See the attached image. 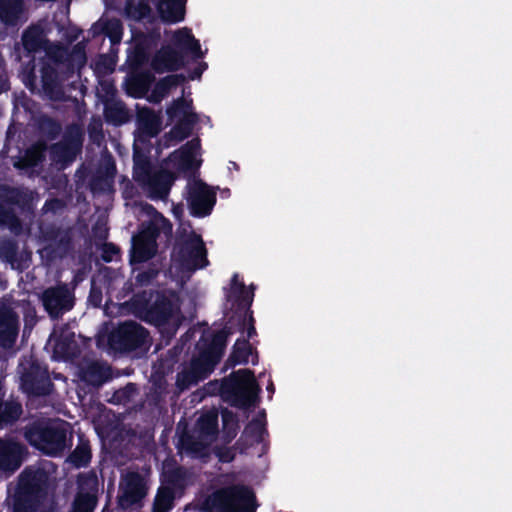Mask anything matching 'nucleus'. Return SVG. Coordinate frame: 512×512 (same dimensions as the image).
<instances>
[{
    "mask_svg": "<svg viewBox=\"0 0 512 512\" xmlns=\"http://www.w3.org/2000/svg\"><path fill=\"white\" fill-rule=\"evenodd\" d=\"M43 158V148L40 146L33 147L26 151L23 159L15 162V167L26 168L36 166Z\"/></svg>",
    "mask_w": 512,
    "mask_h": 512,
    "instance_id": "obj_37",
    "label": "nucleus"
},
{
    "mask_svg": "<svg viewBox=\"0 0 512 512\" xmlns=\"http://www.w3.org/2000/svg\"><path fill=\"white\" fill-rule=\"evenodd\" d=\"M41 301L53 319L72 309L74 304L73 295L67 285L47 288L41 295Z\"/></svg>",
    "mask_w": 512,
    "mask_h": 512,
    "instance_id": "obj_15",
    "label": "nucleus"
},
{
    "mask_svg": "<svg viewBox=\"0 0 512 512\" xmlns=\"http://www.w3.org/2000/svg\"><path fill=\"white\" fill-rule=\"evenodd\" d=\"M250 356H252V348L248 341L238 340L234 345L233 352L231 353L227 363L230 366L245 364L249 362Z\"/></svg>",
    "mask_w": 512,
    "mask_h": 512,
    "instance_id": "obj_30",
    "label": "nucleus"
},
{
    "mask_svg": "<svg viewBox=\"0 0 512 512\" xmlns=\"http://www.w3.org/2000/svg\"><path fill=\"white\" fill-rule=\"evenodd\" d=\"M0 225L8 226L13 232H18L21 225L18 218L9 209L0 205Z\"/></svg>",
    "mask_w": 512,
    "mask_h": 512,
    "instance_id": "obj_41",
    "label": "nucleus"
},
{
    "mask_svg": "<svg viewBox=\"0 0 512 512\" xmlns=\"http://www.w3.org/2000/svg\"><path fill=\"white\" fill-rule=\"evenodd\" d=\"M157 270H149L143 273H139L136 277L137 282L141 285L147 284L151 279L157 275Z\"/></svg>",
    "mask_w": 512,
    "mask_h": 512,
    "instance_id": "obj_46",
    "label": "nucleus"
},
{
    "mask_svg": "<svg viewBox=\"0 0 512 512\" xmlns=\"http://www.w3.org/2000/svg\"><path fill=\"white\" fill-rule=\"evenodd\" d=\"M184 64L183 56L170 46L162 47L151 61V67L157 73L176 71Z\"/></svg>",
    "mask_w": 512,
    "mask_h": 512,
    "instance_id": "obj_20",
    "label": "nucleus"
},
{
    "mask_svg": "<svg viewBox=\"0 0 512 512\" xmlns=\"http://www.w3.org/2000/svg\"><path fill=\"white\" fill-rule=\"evenodd\" d=\"M173 40L176 45L186 49L195 57H202L199 41L194 38L190 29L182 28L177 30L173 35Z\"/></svg>",
    "mask_w": 512,
    "mask_h": 512,
    "instance_id": "obj_28",
    "label": "nucleus"
},
{
    "mask_svg": "<svg viewBox=\"0 0 512 512\" xmlns=\"http://www.w3.org/2000/svg\"><path fill=\"white\" fill-rule=\"evenodd\" d=\"M146 494V482L139 473L128 472L122 476L118 495V503L122 509L140 503Z\"/></svg>",
    "mask_w": 512,
    "mask_h": 512,
    "instance_id": "obj_13",
    "label": "nucleus"
},
{
    "mask_svg": "<svg viewBox=\"0 0 512 512\" xmlns=\"http://www.w3.org/2000/svg\"><path fill=\"white\" fill-rule=\"evenodd\" d=\"M73 333L69 332L67 325L55 327L50 335L49 341L56 350H64L70 342Z\"/></svg>",
    "mask_w": 512,
    "mask_h": 512,
    "instance_id": "obj_34",
    "label": "nucleus"
},
{
    "mask_svg": "<svg viewBox=\"0 0 512 512\" xmlns=\"http://www.w3.org/2000/svg\"><path fill=\"white\" fill-rule=\"evenodd\" d=\"M200 142L193 139L181 149L173 152L160 169H153L149 162L136 161L133 177L152 199H166L174 181V175L169 169L177 172L197 169L201 160L198 159Z\"/></svg>",
    "mask_w": 512,
    "mask_h": 512,
    "instance_id": "obj_1",
    "label": "nucleus"
},
{
    "mask_svg": "<svg viewBox=\"0 0 512 512\" xmlns=\"http://www.w3.org/2000/svg\"><path fill=\"white\" fill-rule=\"evenodd\" d=\"M122 24L120 20L101 18L94 26V33L102 32L107 35L113 44L119 43L122 38Z\"/></svg>",
    "mask_w": 512,
    "mask_h": 512,
    "instance_id": "obj_27",
    "label": "nucleus"
},
{
    "mask_svg": "<svg viewBox=\"0 0 512 512\" xmlns=\"http://www.w3.org/2000/svg\"><path fill=\"white\" fill-rule=\"evenodd\" d=\"M167 115L171 120L197 122V115L192 110V100L179 98L167 108Z\"/></svg>",
    "mask_w": 512,
    "mask_h": 512,
    "instance_id": "obj_23",
    "label": "nucleus"
},
{
    "mask_svg": "<svg viewBox=\"0 0 512 512\" xmlns=\"http://www.w3.org/2000/svg\"><path fill=\"white\" fill-rule=\"evenodd\" d=\"M56 78V73L52 68L44 67L42 69V84L44 91L51 99L59 100L63 96V91Z\"/></svg>",
    "mask_w": 512,
    "mask_h": 512,
    "instance_id": "obj_29",
    "label": "nucleus"
},
{
    "mask_svg": "<svg viewBox=\"0 0 512 512\" xmlns=\"http://www.w3.org/2000/svg\"><path fill=\"white\" fill-rule=\"evenodd\" d=\"M69 245H70V238L68 237L67 234H64L60 237L59 245H58L57 249L54 250V252L58 256H63L68 251Z\"/></svg>",
    "mask_w": 512,
    "mask_h": 512,
    "instance_id": "obj_45",
    "label": "nucleus"
},
{
    "mask_svg": "<svg viewBox=\"0 0 512 512\" xmlns=\"http://www.w3.org/2000/svg\"><path fill=\"white\" fill-rule=\"evenodd\" d=\"M80 377L88 384L100 386L111 378V370L104 362H89L80 369Z\"/></svg>",
    "mask_w": 512,
    "mask_h": 512,
    "instance_id": "obj_21",
    "label": "nucleus"
},
{
    "mask_svg": "<svg viewBox=\"0 0 512 512\" xmlns=\"http://www.w3.org/2000/svg\"><path fill=\"white\" fill-rule=\"evenodd\" d=\"M227 296L230 300L238 302L239 307L246 309L251 305L254 293L247 289L245 285L239 281L238 275L235 274L232 278L231 288Z\"/></svg>",
    "mask_w": 512,
    "mask_h": 512,
    "instance_id": "obj_26",
    "label": "nucleus"
},
{
    "mask_svg": "<svg viewBox=\"0 0 512 512\" xmlns=\"http://www.w3.org/2000/svg\"><path fill=\"white\" fill-rule=\"evenodd\" d=\"M259 386L253 373L240 369L232 374V381L224 388L227 400L234 406L244 408L254 404Z\"/></svg>",
    "mask_w": 512,
    "mask_h": 512,
    "instance_id": "obj_9",
    "label": "nucleus"
},
{
    "mask_svg": "<svg viewBox=\"0 0 512 512\" xmlns=\"http://www.w3.org/2000/svg\"><path fill=\"white\" fill-rule=\"evenodd\" d=\"M186 0H158L157 11L164 22L177 23L184 20Z\"/></svg>",
    "mask_w": 512,
    "mask_h": 512,
    "instance_id": "obj_22",
    "label": "nucleus"
},
{
    "mask_svg": "<svg viewBox=\"0 0 512 512\" xmlns=\"http://www.w3.org/2000/svg\"><path fill=\"white\" fill-rule=\"evenodd\" d=\"M206 249L200 236L189 235L185 240L180 241L174 248L171 256L170 273L181 277L185 273H192L197 269L207 266Z\"/></svg>",
    "mask_w": 512,
    "mask_h": 512,
    "instance_id": "obj_3",
    "label": "nucleus"
},
{
    "mask_svg": "<svg viewBox=\"0 0 512 512\" xmlns=\"http://www.w3.org/2000/svg\"><path fill=\"white\" fill-rule=\"evenodd\" d=\"M267 389H268L270 392H273V391H274L273 383H270V384L268 385Z\"/></svg>",
    "mask_w": 512,
    "mask_h": 512,
    "instance_id": "obj_50",
    "label": "nucleus"
},
{
    "mask_svg": "<svg viewBox=\"0 0 512 512\" xmlns=\"http://www.w3.org/2000/svg\"><path fill=\"white\" fill-rule=\"evenodd\" d=\"M256 333L255 328L253 326L248 329V337H252Z\"/></svg>",
    "mask_w": 512,
    "mask_h": 512,
    "instance_id": "obj_48",
    "label": "nucleus"
},
{
    "mask_svg": "<svg viewBox=\"0 0 512 512\" xmlns=\"http://www.w3.org/2000/svg\"><path fill=\"white\" fill-rule=\"evenodd\" d=\"M184 81L185 76L181 74H173L164 77L154 86V89L151 93V98L155 102H160L162 99L168 96L173 88L182 84Z\"/></svg>",
    "mask_w": 512,
    "mask_h": 512,
    "instance_id": "obj_25",
    "label": "nucleus"
},
{
    "mask_svg": "<svg viewBox=\"0 0 512 512\" xmlns=\"http://www.w3.org/2000/svg\"><path fill=\"white\" fill-rule=\"evenodd\" d=\"M168 483L172 490L182 489L192 483V474L183 467H178L169 472Z\"/></svg>",
    "mask_w": 512,
    "mask_h": 512,
    "instance_id": "obj_33",
    "label": "nucleus"
},
{
    "mask_svg": "<svg viewBox=\"0 0 512 512\" xmlns=\"http://www.w3.org/2000/svg\"><path fill=\"white\" fill-rule=\"evenodd\" d=\"M22 43L28 52H36L43 45L42 30L37 27L28 28L22 36Z\"/></svg>",
    "mask_w": 512,
    "mask_h": 512,
    "instance_id": "obj_32",
    "label": "nucleus"
},
{
    "mask_svg": "<svg viewBox=\"0 0 512 512\" xmlns=\"http://www.w3.org/2000/svg\"><path fill=\"white\" fill-rule=\"evenodd\" d=\"M141 129L149 136L153 137L159 132V121L152 113L141 115Z\"/></svg>",
    "mask_w": 512,
    "mask_h": 512,
    "instance_id": "obj_40",
    "label": "nucleus"
},
{
    "mask_svg": "<svg viewBox=\"0 0 512 512\" xmlns=\"http://www.w3.org/2000/svg\"><path fill=\"white\" fill-rule=\"evenodd\" d=\"M229 417H230L229 413H227V412L223 413V422L225 425L227 424Z\"/></svg>",
    "mask_w": 512,
    "mask_h": 512,
    "instance_id": "obj_49",
    "label": "nucleus"
},
{
    "mask_svg": "<svg viewBox=\"0 0 512 512\" xmlns=\"http://www.w3.org/2000/svg\"><path fill=\"white\" fill-rule=\"evenodd\" d=\"M147 322L157 326L161 333L172 336L181 324L179 307L167 297L157 294L145 315Z\"/></svg>",
    "mask_w": 512,
    "mask_h": 512,
    "instance_id": "obj_8",
    "label": "nucleus"
},
{
    "mask_svg": "<svg viewBox=\"0 0 512 512\" xmlns=\"http://www.w3.org/2000/svg\"><path fill=\"white\" fill-rule=\"evenodd\" d=\"M79 492L75 498L72 512H93L96 506L97 476L94 473L80 474Z\"/></svg>",
    "mask_w": 512,
    "mask_h": 512,
    "instance_id": "obj_16",
    "label": "nucleus"
},
{
    "mask_svg": "<svg viewBox=\"0 0 512 512\" xmlns=\"http://www.w3.org/2000/svg\"><path fill=\"white\" fill-rule=\"evenodd\" d=\"M216 201V194L201 180L193 179L187 185V202L195 216L210 214Z\"/></svg>",
    "mask_w": 512,
    "mask_h": 512,
    "instance_id": "obj_12",
    "label": "nucleus"
},
{
    "mask_svg": "<svg viewBox=\"0 0 512 512\" xmlns=\"http://www.w3.org/2000/svg\"><path fill=\"white\" fill-rule=\"evenodd\" d=\"M105 117L115 125H120L127 120V113L120 104H110L105 108Z\"/></svg>",
    "mask_w": 512,
    "mask_h": 512,
    "instance_id": "obj_38",
    "label": "nucleus"
},
{
    "mask_svg": "<svg viewBox=\"0 0 512 512\" xmlns=\"http://www.w3.org/2000/svg\"><path fill=\"white\" fill-rule=\"evenodd\" d=\"M82 143L83 133L80 127H68L63 140L51 147L53 160L63 165L72 162L81 150Z\"/></svg>",
    "mask_w": 512,
    "mask_h": 512,
    "instance_id": "obj_14",
    "label": "nucleus"
},
{
    "mask_svg": "<svg viewBox=\"0 0 512 512\" xmlns=\"http://www.w3.org/2000/svg\"><path fill=\"white\" fill-rule=\"evenodd\" d=\"M24 447L14 441L0 439V471L14 472L22 462Z\"/></svg>",
    "mask_w": 512,
    "mask_h": 512,
    "instance_id": "obj_18",
    "label": "nucleus"
},
{
    "mask_svg": "<svg viewBox=\"0 0 512 512\" xmlns=\"http://www.w3.org/2000/svg\"><path fill=\"white\" fill-rule=\"evenodd\" d=\"M253 492L243 486L216 490L205 501L206 512H255Z\"/></svg>",
    "mask_w": 512,
    "mask_h": 512,
    "instance_id": "obj_5",
    "label": "nucleus"
},
{
    "mask_svg": "<svg viewBox=\"0 0 512 512\" xmlns=\"http://www.w3.org/2000/svg\"><path fill=\"white\" fill-rule=\"evenodd\" d=\"M46 475L39 469H25L20 477V487L29 495L19 497L14 504L13 512H38L46 499L42 483Z\"/></svg>",
    "mask_w": 512,
    "mask_h": 512,
    "instance_id": "obj_7",
    "label": "nucleus"
},
{
    "mask_svg": "<svg viewBox=\"0 0 512 512\" xmlns=\"http://www.w3.org/2000/svg\"><path fill=\"white\" fill-rule=\"evenodd\" d=\"M22 413V407L17 402H7L2 404L0 402V426L3 423H8L17 420Z\"/></svg>",
    "mask_w": 512,
    "mask_h": 512,
    "instance_id": "obj_35",
    "label": "nucleus"
},
{
    "mask_svg": "<svg viewBox=\"0 0 512 512\" xmlns=\"http://www.w3.org/2000/svg\"><path fill=\"white\" fill-rule=\"evenodd\" d=\"M91 459V450L88 444H79L74 451L70 454L68 461L75 467L86 466Z\"/></svg>",
    "mask_w": 512,
    "mask_h": 512,
    "instance_id": "obj_36",
    "label": "nucleus"
},
{
    "mask_svg": "<svg viewBox=\"0 0 512 512\" xmlns=\"http://www.w3.org/2000/svg\"><path fill=\"white\" fill-rule=\"evenodd\" d=\"M118 254H119V249L115 245L105 244L103 246L102 258L105 261L110 262V261L114 260Z\"/></svg>",
    "mask_w": 512,
    "mask_h": 512,
    "instance_id": "obj_43",
    "label": "nucleus"
},
{
    "mask_svg": "<svg viewBox=\"0 0 512 512\" xmlns=\"http://www.w3.org/2000/svg\"><path fill=\"white\" fill-rule=\"evenodd\" d=\"M140 216H147V224L143 223L142 230L132 238V262H145L151 259L157 251L156 239L160 233L169 235L172 225L163 215L148 203H139L136 206Z\"/></svg>",
    "mask_w": 512,
    "mask_h": 512,
    "instance_id": "obj_2",
    "label": "nucleus"
},
{
    "mask_svg": "<svg viewBox=\"0 0 512 512\" xmlns=\"http://www.w3.org/2000/svg\"><path fill=\"white\" fill-rule=\"evenodd\" d=\"M224 339H225V334H224V332H220V333H218L217 335H215V337H214V343H215L216 345H218V344L223 345V343H224Z\"/></svg>",
    "mask_w": 512,
    "mask_h": 512,
    "instance_id": "obj_47",
    "label": "nucleus"
},
{
    "mask_svg": "<svg viewBox=\"0 0 512 512\" xmlns=\"http://www.w3.org/2000/svg\"><path fill=\"white\" fill-rule=\"evenodd\" d=\"M50 387L51 382L45 372L40 373L37 378H33L29 373L22 376V388L28 394L46 395Z\"/></svg>",
    "mask_w": 512,
    "mask_h": 512,
    "instance_id": "obj_24",
    "label": "nucleus"
},
{
    "mask_svg": "<svg viewBox=\"0 0 512 512\" xmlns=\"http://www.w3.org/2000/svg\"><path fill=\"white\" fill-rule=\"evenodd\" d=\"M221 354V349L201 353L197 358L192 360L188 369L178 373L176 381L177 386L181 390H184L206 378L219 362Z\"/></svg>",
    "mask_w": 512,
    "mask_h": 512,
    "instance_id": "obj_10",
    "label": "nucleus"
},
{
    "mask_svg": "<svg viewBox=\"0 0 512 512\" xmlns=\"http://www.w3.org/2000/svg\"><path fill=\"white\" fill-rule=\"evenodd\" d=\"M174 491L170 486L158 489L152 512H168L173 506Z\"/></svg>",
    "mask_w": 512,
    "mask_h": 512,
    "instance_id": "obj_31",
    "label": "nucleus"
},
{
    "mask_svg": "<svg viewBox=\"0 0 512 512\" xmlns=\"http://www.w3.org/2000/svg\"><path fill=\"white\" fill-rule=\"evenodd\" d=\"M19 332V320L15 312L6 305L0 306V345L10 348Z\"/></svg>",
    "mask_w": 512,
    "mask_h": 512,
    "instance_id": "obj_17",
    "label": "nucleus"
},
{
    "mask_svg": "<svg viewBox=\"0 0 512 512\" xmlns=\"http://www.w3.org/2000/svg\"><path fill=\"white\" fill-rule=\"evenodd\" d=\"M217 432L218 414L208 411L198 418L192 435L181 437V449L193 457L204 456L207 448L216 439Z\"/></svg>",
    "mask_w": 512,
    "mask_h": 512,
    "instance_id": "obj_6",
    "label": "nucleus"
},
{
    "mask_svg": "<svg viewBox=\"0 0 512 512\" xmlns=\"http://www.w3.org/2000/svg\"><path fill=\"white\" fill-rule=\"evenodd\" d=\"M110 343L119 350H133L145 347L149 343V335L140 324L124 322L111 333Z\"/></svg>",
    "mask_w": 512,
    "mask_h": 512,
    "instance_id": "obj_11",
    "label": "nucleus"
},
{
    "mask_svg": "<svg viewBox=\"0 0 512 512\" xmlns=\"http://www.w3.org/2000/svg\"><path fill=\"white\" fill-rule=\"evenodd\" d=\"M264 426L260 420L251 421L244 430V435L251 437V442H260L262 441V436L264 433Z\"/></svg>",
    "mask_w": 512,
    "mask_h": 512,
    "instance_id": "obj_42",
    "label": "nucleus"
},
{
    "mask_svg": "<svg viewBox=\"0 0 512 512\" xmlns=\"http://www.w3.org/2000/svg\"><path fill=\"white\" fill-rule=\"evenodd\" d=\"M67 432L66 422L51 421L45 425L31 426L26 430L25 438L43 453L56 456L67 448Z\"/></svg>",
    "mask_w": 512,
    "mask_h": 512,
    "instance_id": "obj_4",
    "label": "nucleus"
},
{
    "mask_svg": "<svg viewBox=\"0 0 512 512\" xmlns=\"http://www.w3.org/2000/svg\"><path fill=\"white\" fill-rule=\"evenodd\" d=\"M28 10L24 0H0V21L8 26L26 22Z\"/></svg>",
    "mask_w": 512,
    "mask_h": 512,
    "instance_id": "obj_19",
    "label": "nucleus"
},
{
    "mask_svg": "<svg viewBox=\"0 0 512 512\" xmlns=\"http://www.w3.org/2000/svg\"><path fill=\"white\" fill-rule=\"evenodd\" d=\"M196 122L177 121V124L171 129L169 135L176 142L182 141L187 138L192 131Z\"/></svg>",
    "mask_w": 512,
    "mask_h": 512,
    "instance_id": "obj_39",
    "label": "nucleus"
},
{
    "mask_svg": "<svg viewBox=\"0 0 512 512\" xmlns=\"http://www.w3.org/2000/svg\"><path fill=\"white\" fill-rule=\"evenodd\" d=\"M18 192L15 189H11L5 186L0 187V197H3L9 203L17 202Z\"/></svg>",
    "mask_w": 512,
    "mask_h": 512,
    "instance_id": "obj_44",
    "label": "nucleus"
}]
</instances>
